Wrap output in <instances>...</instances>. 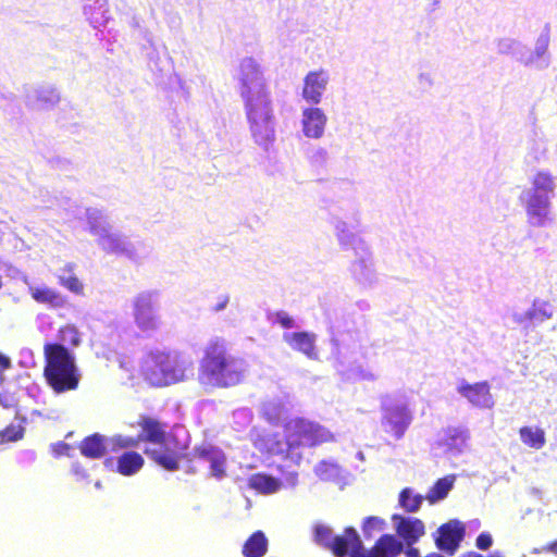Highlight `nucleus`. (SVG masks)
<instances>
[{
    "mask_svg": "<svg viewBox=\"0 0 557 557\" xmlns=\"http://www.w3.org/2000/svg\"><path fill=\"white\" fill-rule=\"evenodd\" d=\"M139 433L136 437L116 436L115 445L127 449L136 447L139 443H148L153 447H146L144 454L156 465L168 471H176L180 463L187 457L188 443L181 441L173 432L166 430L168 425L157 417L141 413L135 424Z\"/></svg>",
    "mask_w": 557,
    "mask_h": 557,
    "instance_id": "1",
    "label": "nucleus"
},
{
    "mask_svg": "<svg viewBox=\"0 0 557 557\" xmlns=\"http://www.w3.org/2000/svg\"><path fill=\"white\" fill-rule=\"evenodd\" d=\"M240 73V95L244 98L251 134L258 144L267 145L274 139V115L270 91L253 59L243 60Z\"/></svg>",
    "mask_w": 557,
    "mask_h": 557,
    "instance_id": "2",
    "label": "nucleus"
},
{
    "mask_svg": "<svg viewBox=\"0 0 557 557\" xmlns=\"http://www.w3.org/2000/svg\"><path fill=\"white\" fill-rule=\"evenodd\" d=\"M244 360L233 355L225 339L210 341L199 361L197 381L206 392L235 387L245 380Z\"/></svg>",
    "mask_w": 557,
    "mask_h": 557,
    "instance_id": "3",
    "label": "nucleus"
},
{
    "mask_svg": "<svg viewBox=\"0 0 557 557\" xmlns=\"http://www.w3.org/2000/svg\"><path fill=\"white\" fill-rule=\"evenodd\" d=\"M284 442L277 440L269 445L268 450L273 455L284 458H300L297 450L301 447H317L335 441L334 434L318 422L294 418L288 420L283 428Z\"/></svg>",
    "mask_w": 557,
    "mask_h": 557,
    "instance_id": "4",
    "label": "nucleus"
},
{
    "mask_svg": "<svg viewBox=\"0 0 557 557\" xmlns=\"http://www.w3.org/2000/svg\"><path fill=\"white\" fill-rule=\"evenodd\" d=\"M193 366V360L181 352L154 351L141 361L140 373L151 386L164 387L186 381Z\"/></svg>",
    "mask_w": 557,
    "mask_h": 557,
    "instance_id": "5",
    "label": "nucleus"
},
{
    "mask_svg": "<svg viewBox=\"0 0 557 557\" xmlns=\"http://www.w3.org/2000/svg\"><path fill=\"white\" fill-rule=\"evenodd\" d=\"M44 377L57 394L75 391L81 381V374L75 363V357L67 348L58 343L44 345Z\"/></svg>",
    "mask_w": 557,
    "mask_h": 557,
    "instance_id": "6",
    "label": "nucleus"
},
{
    "mask_svg": "<svg viewBox=\"0 0 557 557\" xmlns=\"http://www.w3.org/2000/svg\"><path fill=\"white\" fill-rule=\"evenodd\" d=\"M157 293L141 292L133 301V315L137 327L146 333L151 334L160 329L162 322L157 313Z\"/></svg>",
    "mask_w": 557,
    "mask_h": 557,
    "instance_id": "7",
    "label": "nucleus"
},
{
    "mask_svg": "<svg viewBox=\"0 0 557 557\" xmlns=\"http://www.w3.org/2000/svg\"><path fill=\"white\" fill-rule=\"evenodd\" d=\"M412 421V416L406 406H394L385 409L382 425L385 433L396 440L403 438Z\"/></svg>",
    "mask_w": 557,
    "mask_h": 557,
    "instance_id": "8",
    "label": "nucleus"
},
{
    "mask_svg": "<svg viewBox=\"0 0 557 557\" xmlns=\"http://www.w3.org/2000/svg\"><path fill=\"white\" fill-rule=\"evenodd\" d=\"M457 391L475 407L492 408L494 405L487 382H478L473 384L463 382L458 386Z\"/></svg>",
    "mask_w": 557,
    "mask_h": 557,
    "instance_id": "9",
    "label": "nucleus"
},
{
    "mask_svg": "<svg viewBox=\"0 0 557 557\" xmlns=\"http://www.w3.org/2000/svg\"><path fill=\"white\" fill-rule=\"evenodd\" d=\"M465 528L457 521H451L442 524L438 528V537L436 539V546L450 555H453L459 547L463 539Z\"/></svg>",
    "mask_w": 557,
    "mask_h": 557,
    "instance_id": "10",
    "label": "nucleus"
},
{
    "mask_svg": "<svg viewBox=\"0 0 557 557\" xmlns=\"http://www.w3.org/2000/svg\"><path fill=\"white\" fill-rule=\"evenodd\" d=\"M329 82L327 73L323 70L309 72L304 78L302 97L312 104L321 101Z\"/></svg>",
    "mask_w": 557,
    "mask_h": 557,
    "instance_id": "11",
    "label": "nucleus"
},
{
    "mask_svg": "<svg viewBox=\"0 0 557 557\" xmlns=\"http://www.w3.org/2000/svg\"><path fill=\"white\" fill-rule=\"evenodd\" d=\"M392 520L396 523L397 534L407 545L414 544L425 533L424 523L418 518H404L399 515H394Z\"/></svg>",
    "mask_w": 557,
    "mask_h": 557,
    "instance_id": "12",
    "label": "nucleus"
},
{
    "mask_svg": "<svg viewBox=\"0 0 557 557\" xmlns=\"http://www.w3.org/2000/svg\"><path fill=\"white\" fill-rule=\"evenodd\" d=\"M361 548L360 537L356 530L350 527L346 528L342 535L335 536L329 547L336 557H345L349 549L355 557L356 554L360 553Z\"/></svg>",
    "mask_w": 557,
    "mask_h": 557,
    "instance_id": "13",
    "label": "nucleus"
},
{
    "mask_svg": "<svg viewBox=\"0 0 557 557\" xmlns=\"http://www.w3.org/2000/svg\"><path fill=\"white\" fill-rule=\"evenodd\" d=\"M302 129L307 137L320 138L326 124V116L319 108H309L304 111Z\"/></svg>",
    "mask_w": 557,
    "mask_h": 557,
    "instance_id": "14",
    "label": "nucleus"
},
{
    "mask_svg": "<svg viewBox=\"0 0 557 557\" xmlns=\"http://www.w3.org/2000/svg\"><path fill=\"white\" fill-rule=\"evenodd\" d=\"M145 465L141 454L126 450L116 458L115 471L124 476H132L139 472Z\"/></svg>",
    "mask_w": 557,
    "mask_h": 557,
    "instance_id": "15",
    "label": "nucleus"
},
{
    "mask_svg": "<svg viewBox=\"0 0 557 557\" xmlns=\"http://www.w3.org/2000/svg\"><path fill=\"white\" fill-rule=\"evenodd\" d=\"M284 341L296 351L302 352L309 358H315V336L309 332H294L284 335Z\"/></svg>",
    "mask_w": 557,
    "mask_h": 557,
    "instance_id": "16",
    "label": "nucleus"
},
{
    "mask_svg": "<svg viewBox=\"0 0 557 557\" xmlns=\"http://www.w3.org/2000/svg\"><path fill=\"white\" fill-rule=\"evenodd\" d=\"M79 450L86 458L100 459L107 453V438L99 433L86 436L79 444Z\"/></svg>",
    "mask_w": 557,
    "mask_h": 557,
    "instance_id": "17",
    "label": "nucleus"
},
{
    "mask_svg": "<svg viewBox=\"0 0 557 557\" xmlns=\"http://www.w3.org/2000/svg\"><path fill=\"white\" fill-rule=\"evenodd\" d=\"M547 195L533 194L527 203V214L536 224H543L549 209Z\"/></svg>",
    "mask_w": 557,
    "mask_h": 557,
    "instance_id": "18",
    "label": "nucleus"
},
{
    "mask_svg": "<svg viewBox=\"0 0 557 557\" xmlns=\"http://www.w3.org/2000/svg\"><path fill=\"white\" fill-rule=\"evenodd\" d=\"M32 298L52 308H61L65 305V298L55 289L47 286L29 287Z\"/></svg>",
    "mask_w": 557,
    "mask_h": 557,
    "instance_id": "19",
    "label": "nucleus"
},
{
    "mask_svg": "<svg viewBox=\"0 0 557 557\" xmlns=\"http://www.w3.org/2000/svg\"><path fill=\"white\" fill-rule=\"evenodd\" d=\"M268 552V539L262 531L253 532L244 543L242 553L245 557H263Z\"/></svg>",
    "mask_w": 557,
    "mask_h": 557,
    "instance_id": "20",
    "label": "nucleus"
},
{
    "mask_svg": "<svg viewBox=\"0 0 557 557\" xmlns=\"http://www.w3.org/2000/svg\"><path fill=\"white\" fill-rule=\"evenodd\" d=\"M248 485L250 488L260 492L262 494H272L275 493L281 484L280 482L265 473H255L249 476Z\"/></svg>",
    "mask_w": 557,
    "mask_h": 557,
    "instance_id": "21",
    "label": "nucleus"
},
{
    "mask_svg": "<svg viewBox=\"0 0 557 557\" xmlns=\"http://www.w3.org/2000/svg\"><path fill=\"white\" fill-rule=\"evenodd\" d=\"M519 435L521 442L530 448L541 449L546 443L545 432L541 428L522 426Z\"/></svg>",
    "mask_w": 557,
    "mask_h": 557,
    "instance_id": "22",
    "label": "nucleus"
},
{
    "mask_svg": "<svg viewBox=\"0 0 557 557\" xmlns=\"http://www.w3.org/2000/svg\"><path fill=\"white\" fill-rule=\"evenodd\" d=\"M455 482V475H448L438 479L432 488L430 490L426 498L428 500L433 504L441 499H444L449 491L453 488Z\"/></svg>",
    "mask_w": 557,
    "mask_h": 557,
    "instance_id": "23",
    "label": "nucleus"
},
{
    "mask_svg": "<svg viewBox=\"0 0 557 557\" xmlns=\"http://www.w3.org/2000/svg\"><path fill=\"white\" fill-rule=\"evenodd\" d=\"M535 193L543 191L545 194H552L555 189L554 176L547 171L537 172L532 181Z\"/></svg>",
    "mask_w": 557,
    "mask_h": 557,
    "instance_id": "24",
    "label": "nucleus"
},
{
    "mask_svg": "<svg viewBox=\"0 0 557 557\" xmlns=\"http://www.w3.org/2000/svg\"><path fill=\"white\" fill-rule=\"evenodd\" d=\"M421 495H413L412 491L409 487L403 488L399 493V505L407 512H416L420 509L422 504Z\"/></svg>",
    "mask_w": 557,
    "mask_h": 557,
    "instance_id": "25",
    "label": "nucleus"
},
{
    "mask_svg": "<svg viewBox=\"0 0 557 557\" xmlns=\"http://www.w3.org/2000/svg\"><path fill=\"white\" fill-rule=\"evenodd\" d=\"M469 438V433L463 429H449L447 430L444 441L449 448L460 450Z\"/></svg>",
    "mask_w": 557,
    "mask_h": 557,
    "instance_id": "26",
    "label": "nucleus"
},
{
    "mask_svg": "<svg viewBox=\"0 0 557 557\" xmlns=\"http://www.w3.org/2000/svg\"><path fill=\"white\" fill-rule=\"evenodd\" d=\"M528 315L531 320L544 321L552 318L553 307L547 301H535L528 312Z\"/></svg>",
    "mask_w": 557,
    "mask_h": 557,
    "instance_id": "27",
    "label": "nucleus"
},
{
    "mask_svg": "<svg viewBox=\"0 0 557 557\" xmlns=\"http://www.w3.org/2000/svg\"><path fill=\"white\" fill-rule=\"evenodd\" d=\"M24 436V428L20 424H10L0 431L1 442H16Z\"/></svg>",
    "mask_w": 557,
    "mask_h": 557,
    "instance_id": "28",
    "label": "nucleus"
},
{
    "mask_svg": "<svg viewBox=\"0 0 557 557\" xmlns=\"http://www.w3.org/2000/svg\"><path fill=\"white\" fill-rule=\"evenodd\" d=\"M225 466L226 457L224 453L221 451L219 455H215V457H213V459L210 462L211 475L216 479H222L223 476H225Z\"/></svg>",
    "mask_w": 557,
    "mask_h": 557,
    "instance_id": "29",
    "label": "nucleus"
},
{
    "mask_svg": "<svg viewBox=\"0 0 557 557\" xmlns=\"http://www.w3.org/2000/svg\"><path fill=\"white\" fill-rule=\"evenodd\" d=\"M332 540V530L329 527L319 524L314 528V541L319 545L329 548Z\"/></svg>",
    "mask_w": 557,
    "mask_h": 557,
    "instance_id": "30",
    "label": "nucleus"
},
{
    "mask_svg": "<svg viewBox=\"0 0 557 557\" xmlns=\"http://www.w3.org/2000/svg\"><path fill=\"white\" fill-rule=\"evenodd\" d=\"M59 283L63 287L67 288L70 292L77 295L82 294L84 290L83 283L75 275H71L69 277L59 276Z\"/></svg>",
    "mask_w": 557,
    "mask_h": 557,
    "instance_id": "31",
    "label": "nucleus"
},
{
    "mask_svg": "<svg viewBox=\"0 0 557 557\" xmlns=\"http://www.w3.org/2000/svg\"><path fill=\"white\" fill-rule=\"evenodd\" d=\"M222 450L211 445H201L195 448V457L211 462L215 455H219Z\"/></svg>",
    "mask_w": 557,
    "mask_h": 557,
    "instance_id": "32",
    "label": "nucleus"
},
{
    "mask_svg": "<svg viewBox=\"0 0 557 557\" xmlns=\"http://www.w3.org/2000/svg\"><path fill=\"white\" fill-rule=\"evenodd\" d=\"M71 449H72L71 445L63 441L51 444V446H50V450L55 458H59L62 456H67L70 454Z\"/></svg>",
    "mask_w": 557,
    "mask_h": 557,
    "instance_id": "33",
    "label": "nucleus"
},
{
    "mask_svg": "<svg viewBox=\"0 0 557 557\" xmlns=\"http://www.w3.org/2000/svg\"><path fill=\"white\" fill-rule=\"evenodd\" d=\"M103 246L106 249L112 252H123L125 248L123 247L121 240L119 238L107 236L103 238Z\"/></svg>",
    "mask_w": 557,
    "mask_h": 557,
    "instance_id": "34",
    "label": "nucleus"
},
{
    "mask_svg": "<svg viewBox=\"0 0 557 557\" xmlns=\"http://www.w3.org/2000/svg\"><path fill=\"white\" fill-rule=\"evenodd\" d=\"M60 334H61V337L62 339H65V336L66 335H70L71 336V343L73 345H78L79 344V337H78V333L76 331V329L74 326H64L60 330Z\"/></svg>",
    "mask_w": 557,
    "mask_h": 557,
    "instance_id": "35",
    "label": "nucleus"
},
{
    "mask_svg": "<svg viewBox=\"0 0 557 557\" xmlns=\"http://www.w3.org/2000/svg\"><path fill=\"white\" fill-rule=\"evenodd\" d=\"M276 322L284 329L294 327V320L284 311L275 313Z\"/></svg>",
    "mask_w": 557,
    "mask_h": 557,
    "instance_id": "36",
    "label": "nucleus"
},
{
    "mask_svg": "<svg viewBox=\"0 0 557 557\" xmlns=\"http://www.w3.org/2000/svg\"><path fill=\"white\" fill-rule=\"evenodd\" d=\"M492 536L488 533L483 532L476 537L475 545L479 549L486 550L492 546Z\"/></svg>",
    "mask_w": 557,
    "mask_h": 557,
    "instance_id": "37",
    "label": "nucleus"
},
{
    "mask_svg": "<svg viewBox=\"0 0 557 557\" xmlns=\"http://www.w3.org/2000/svg\"><path fill=\"white\" fill-rule=\"evenodd\" d=\"M542 552H545V553H553L555 555H557V539L550 543H547L546 545H544L542 547Z\"/></svg>",
    "mask_w": 557,
    "mask_h": 557,
    "instance_id": "38",
    "label": "nucleus"
},
{
    "mask_svg": "<svg viewBox=\"0 0 557 557\" xmlns=\"http://www.w3.org/2000/svg\"><path fill=\"white\" fill-rule=\"evenodd\" d=\"M11 361L8 357L0 354V371H3L10 368Z\"/></svg>",
    "mask_w": 557,
    "mask_h": 557,
    "instance_id": "39",
    "label": "nucleus"
},
{
    "mask_svg": "<svg viewBox=\"0 0 557 557\" xmlns=\"http://www.w3.org/2000/svg\"><path fill=\"white\" fill-rule=\"evenodd\" d=\"M367 524H377L381 523V520L376 517H369L366 521Z\"/></svg>",
    "mask_w": 557,
    "mask_h": 557,
    "instance_id": "40",
    "label": "nucleus"
},
{
    "mask_svg": "<svg viewBox=\"0 0 557 557\" xmlns=\"http://www.w3.org/2000/svg\"><path fill=\"white\" fill-rule=\"evenodd\" d=\"M462 557H483V556L475 552H468L465 555H462Z\"/></svg>",
    "mask_w": 557,
    "mask_h": 557,
    "instance_id": "41",
    "label": "nucleus"
},
{
    "mask_svg": "<svg viewBox=\"0 0 557 557\" xmlns=\"http://www.w3.org/2000/svg\"><path fill=\"white\" fill-rule=\"evenodd\" d=\"M227 299L225 298L221 304L216 305L215 310H221L225 307Z\"/></svg>",
    "mask_w": 557,
    "mask_h": 557,
    "instance_id": "42",
    "label": "nucleus"
},
{
    "mask_svg": "<svg viewBox=\"0 0 557 557\" xmlns=\"http://www.w3.org/2000/svg\"><path fill=\"white\" fill-rule=\"evenodd\" d=\"M264 417L268 421H272V417L270 416V412L268 410L264 411Z\"/></svg>",
    "mask_w": 557,
    "mask_h": 557,
    "instance_id": "43",
    "label": "nucleus"
},
{
    "mask_svg": "<svg viewBox=\"0 0 557 557\" xmlns=\"http://www.w3.org/2000/svg\"><path fill=\"white\" fill-rule=\"evenodd\" d=\"M408 553H409L410 555H417V554H418V549H417V548H410V549L408 550Z\"/></svg>",
    "mask_w": 557,
    "mask_h": 557,
    "instance_id": "44",
    "label": "nucleus"
},
{
    "mask_svg": "<svg viewBox=\"0 0 557 557\" xmlns=\"http://www.w3.org/2000/svg\"><path fill=\"white\" fill-rule=\"evenodd\" d=\"M425 557H443V556H442V555H440V554H435V553H433V554H430V555H428V556H425Z\"/></svg>",
    "mask_w": 557,
    "mask_h": 557,
    "instance_id": "45",
    "label": "nucleus"
}]
</instances>
